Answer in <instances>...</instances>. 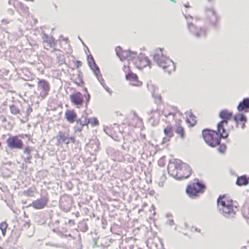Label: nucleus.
Wrapping results in <instances>:
<instances>
[{
    "label": "nucleus",
    "mask_w": 249,
    "mask_h": 249,
    "mask_svg": "<svg viewBox=\"0 0 249 249\" xmlns=\"http://www.w3.org/2000/svg\"><path fill=\"white\" fill-rule=\"evenodd\" d=\"M126 80L130 81V84L133 86H140L142 82L138 81V77L136 74L130 72L125 75Z\"/></svg>",
    "instance_id": "ddd939ff"
},
{
    "label": "nucleus",
    "mask_w": 249,
    "mask_h": 249,
    "mask_svg": "<svg viewBox=\"0 0 249 249\" xmlns=\"http://www.w3.org/2000/svg\"><path fill=\"white\" fill-rule=\"evenodd\" d=\"M66 186L68 187V188L69 189V190H71V187H72V184L71 183H70V184H66Z\"/></svg>",
    "instance_id": "4c0bfd02"
},
{
    "label": "nucleus",
    "mask_w": 249,
    "mask_h": 249,
    "mask_svg": "<svg viewBox=\"0 0 249 249\" xmlns=\"http://www.w3.org/2000/svg\"><path fill=\"white\" fill-rule=\"evenodd\" d=\"M209 16L210 21L212 23V24L215 25V22L217 21V18L213 9H211L210 10Z\"/></svg>",
    "instance_id": "5701e85b"
},
{
    "label": "nucleus",
    "mask_w": 249,
    "mask_h": 249,
    "mask_svg": "<svg viewBox=\"0 0 249 249\" xmlns=\"http://www.w3.org/2000/svg\"><path fill=\"white\" fill-rule=\"evenodd\" d=\"M167 170L169 175L177 179L187 178L191 174L190 167L179 160L170 162Z\"/></svg>",
    "instance_id": "f03ea898"
},
{
    "label": "nucleus",
    "mask_w": 249,
    "mask_h": 249,
    "mask_svg": "<svg viewBox=\"0 0 249 249\" xmlns=\"http://www.w3.org/2000/svg\"><path fill=\"white\" fill-rule=\"evenodd\" d=\"M100 72L99 73L98 72H96V71H95V75L96 76V77L98 79V81L100 82L101 84L103 87V85H106V84L104 82V80L103 78H102V75L101 74L100 75Z\"/></svg>",
    "instance_id": "cd10ccee"
},
{
    "label": "nucleus",
    "mask_w": 249,
    "mask_h": 249,
    "mask_svg": "<svg viewBox=\"0 0 249 249\" xmlns=\"http://www.w3.org/2000/svg\"><path fill=\"white\" fill-rule=\"evenodd\" d=\"M128 68H126L125 66L124 67L123 69L124 71L126 72L125 70L127 69Z\"/></svg>",
    "instance_id": "49530a36"
},
{
    "label": "nucleus",
    "mask_w": 249,
    "mask_h": 249,
    "mask_svg": "<svg viewBox=\"0 0 249 249\" xmlns=\"http://www.w3.org/2000/svg\"><path fill=\"white\" fill-rule=\"evenodd\" d=\"M170 115H173V116H174V114L173 113H171H171H169L167 115H165V116L166 117H168V116H170Z\"/></svg>",
    "instance_id": "58836bf2"
},
{
    "label": "nucleus",
    "mask_w": 249,
    "mask_h": 249,
    "mask_svg": "<svg viewBox=\"0 0 249 249\" xmlns=\"http://www.w3.org/2000/svg\"><path fill=\"white\" fill-rule=\"evenodd\" d=\"M195 231H198V232H200V230L199 229H198V228H195Z\"/></svg>",
    "instance_id": "79ce46f5"
},
{
    "label": "nucleus",
    "mask_w": 249,
    "mask_h": 249,
    "mask_svg": "<svg viewBox=\"0 0 249 249\" xmlns=\"http://www.w3.org/2000/svg\"><path fill=\"white\" fill-rule=\"evenodd\" d=\"M38 90L40 91V96L44 98L48 94L50 90V86L48 83L45 80H41L37 83Z\"/></svg>",
    "instance_id": "1a4fd4ad"
},
{
    "label": "nucleus",
    "mask_w": 249,
    "mask_h": 249,
    "mask_svg": "<svg viewBox=\"0 0 249 249\" xmlns=\"http://www.w3.org/2000/svg\"><path fill=\"white\" fill-rule=\"evenodd\" d=\"M154 61L158 65L162 68L165 71L170 73L175 69V66L174 62L163 56L161 49H157L156 53L153 55Z\"/></svg>",
    "instance_id": "20e7f679"
},
{
    "label": "nucleus",
    "mask_w": 249,
    "mask_h": 249,
    "mask_svg": "<svg viewBox=\"0 0 249 249\" xmlns=\"http://www.w3.org/2000/svg\"><path fill=\"white\" fill-rule=\"evenodd\" d=\"M8 224L6 222L3 221L0 223V230L2 237L5 236Z\"/></svg>",
    "instance_id": "4be33fe9"
},
{
    "label": "nucleus",
    "mask_w": 249,
    "mask_h": 249,
    "mask_svg": "<svg viewBox=\"0 0 249 249\" xmlns=\"http://www.w3.org/2000/svg\"><path fill=\"white\" fill-rule=\"evenodd\" d=\"M103 87L108 93L110 94L111 93L112 90L110 89V88L107 87L106 85H103Z\"/></svg>",
    "instance_id": "f704fd0d"
},
{
    "label": "nucleus",
    "mask_w": 249,
    "mask_h": 249,
    "mask_svg": "<svg viewBox=\"0 0 249 249\" xmlns=\"http://www.w3.org/2000/svg\"><path fill=\"white\" fill-rule=\"evenodd\" d=\"M168 224L170 226H172L174 224V222L172 219H169L167 222Z\"/></svg>",
    "instance_id": "c9c22d12"
},
{
    "label": "nucleus",
    "mask_w": 249,
    "mask_h": 249,
    "mask_svg": "<svg viewBox=\"0 0 249 249\" xmlns=\"http://www.w3.org/2000/svg\"><path fill=\"white\" fill-rule=\"evenodd\" d=\"M164 133L166 136V137L163 139V142L165 143L168 142L170 138L173 136L172 127L171 126H167V127L164 129Z\"/></svg>",
    "instance_id": "f3484780"
},
{
    "label": "nucleus",
    "mask_w": 249,
    "mask_h": 249,
    "mask_svg": "<svg viewBox=\"0 0 249 249\" xmlns=\"http://www.w3.org/2000/svg\"><path fill=\"white\" fill-rule=\"evenodd\" d=\"M190 114V118L187 119V122L190 124L192 126H193L196 123V117L191 112H187Z\"/></svg>",
    "instance_id": "b1692460"
},
{
    "label": "nucleus",
    "mask_w": 249,
    "mask_h": 249,
    "mask_svg": "<svg viewBox=\"0 0 249 249\" xmlns=\"http://www.w3.org/2000/svg\"><path fill=\"white\" fill-rule=\"evenodd\" d=\"M217 202L220 213L225 217L232 218L234 217L237 208L233 206L231 200L227 199L225 196H220Z\"/></svg>",
    "instance_id": "7ed1b4c3"
},
{
    "label": "nucleus",
    "mask_w": 249,
    "mask_h": 249,
    "mask_svg": "<svg viewBox=\"0 0 249 249\" xmlns=\"http://www.w3.org/2000/svg\"><path fill=\"white\" fill-rule=\"evenodd\" d=\"M239 111H244L245 112L249 110V98H245L239 104L237 107Z\"/></svg>",
    "instance_id": "4468645a"
},
{
    "label": "nucleus",
    "mask_w": 249,
    "mask_h": 249,
    "mask_svg": "<svg viewBox=\"0 0 249 249\" xmlns=\"http://www.w3.org/2000/svg\"><path fill=\"white\" fill-rule=\"evenodd\" d=\"M33 150V147L30 146H27L25 147V149L23 150V153L27 155L26 158L24 160L25 162H29V161L32 159V156L31 155V152Z\"/></svg>",
    "instance_id": "aec40b11"
},
{
    "label": "nucleus",
    "mask_w": 249,
    "mask_h": 249,
    "mask_svg": "<svg viewBox=\"0 0 249 249\" xmlns=\"http://www.w3.org/2000/svg\"><path fill=\"white\" fill-rule=\"evenodd\" d=\"M82 63L81 61H78V60L76 61L75 65H76L77 68H79V67H81L82 66Z\"/></svg>",
    "instance_id": "72a5a7b5"
},
{
    "label": "nucleus",
    "mask_w": 249,
    "mask_h": 249,
    "mask_svg": "<svg viewBox=\"0 0 249 249\" xmlns=\"http://www.w3.org/2000/svg\"><path fill=\"white\" fill-rule=\"evenodd\" d=\"M241 249H247L246 247H243Z\"/></svg>",
    "instance_id": "09e8293b"
},
{
    "label": "nucleus",
    "mask_w": 249,
    "mask_h": 249,
    "mask_svg": "<svg viewBox=\"0 0 249 249\" xmlns=\"http://www.w3.org/2000/svg\"><path fill=\"white\" fill-rule=\"evenodd\" d=\"M121 48L118 46L116 48L115 52L117 55L122 61L127 59L128 61L133 60L134 57L136 56V53L133 52L129 51H124L121 52Z\"/></svg>",
    "instance_id": "0eeeda50"
},
{
    "label": "nucleus",
    "mask_w": 249,
    "mask_h": 249,
    "mask_svg": "<svg viewBox=\"0 0 249 249\" xmlns=\"http://www.w3.org/2000/svg\"><path fill=\"white\" fill-rule=\"evenodd\" d=\"M184 5L186 8H188L189 7V5H188V3H187V4H184Z\"/></svg>",
    "instance_id": "37998d69"
},
{
    "label": "nucleus",
    "mask_w": 249,
    "mask_h": 249,
    "mask_svg": "<svg viewBox=\"0 0 249 249\" xmlns=\"http://www.w3.org/2000/svg\"><path fill=\"white\" fill-rule=\"evenodd\" d=\"M171 1H173V2H175V0H170Z\"/></svg>",
    "instance_id": "603ef678"
},
{
    "label": "nucleus",
    "mask_w": 249,
    "mask_h": 249,
    "mask_svg": "<svg viewBox=\"0 0 249 249\" xmlns=\"http://www.w3.org/2000/svg\"><path fill=\"white\" fill-rule=\"evenodd\" d=\"M236 183L238 186L247 185L249 180L246 176H242L237 178Z\"/></svg>",
    "instance_id": "412c9836"
},
{
    "label": "nucleus",
    "mask_w": 249,
    "mask_h": 249,
    "mask_svg": "<svg viewBox=\"0 0 249 249\" xmlns=\"http://www.w3.org/2000/svg\"><path fill=\"white\" fill-rule=\"evenodd\" d=\"M48 202V199L46 197H41L34 201L31 206L36 209H41L44 208Z\"/></svg>",
    "instance_id": "9b49d317"
},
{
    "label": "nucleus",
    "mask_w": 249,
    "mask_h": 249,
    "mask_svg": "<svg viewBox=\"0 0 249 249\" xmlns=\"http://www.w3.org/2000/svg\"><path fill=\"white\" fill-rule=\"evenodd\" d=\"M33 111V109L32 107L29 106L28 108L27 109V113L28 114H29L30 113H31Z\"/></svg>",
    "instance_id": "e433bc0d"
},
{
    "label": "nucleus",
    "mask_w": 249,
    "mask_h": 249,
    "mask_svg": "<svg viewBox=\"0 0 249 249\" xmlns=\"http://www.w3.org/2000/svg\"><path fill=\"white\" fill-rule=\"evenodd\" d=\"M44 48L47 49H48L47 48H46L45 46H46V44H47L48 43V42L47 41H45L44 42Z\"/></svg>",
    "instance_id": "ea45409f"
},
{
    "label": "nucleus",
    "mask_w": 249,
    "mask_h": 249,
    "mask_svg": "<svg viewBox=\"0 0 249 249\" xmlns=\"http://www.w3.org/2000/svg\"><path fill=\"white\" fill-rule=\"evenodd\" d=\"M63 142H66V143L68 142H66V139L64 138V137H63Z\"/></svg>",
    "instance_id": "a18cd8bd"
},
{
    "label": "nucleus",
    "mask_w": 249,
    "mask_h": 249,
    "mask_svg": "<svg viewBox=\"0 0 249 249\" xmlns=\"http://www.w3.org/2000/svg\"><path fill=\"white\" fill-rule=\"evenodd\" d=\"M175 132L178 134L181 138H184V130L181 126H178L176 128Z\"/></svg>",
    "instance_id": "a878e982"
},
{
    "label": "nucleus",
    "mask_w": 249,
    "mask_h": 249,
    "mask_svg": "<svg viewBox=\"0 0 249 249\" xmlns=\"http://www.w3.org/2000/svg\"><path fill=\"white\" fill-rule=\"evenodd\" d=\"M68 51L66 52V54L70 55L72 53V50L71 46H70L69 45H68Z\"/></svg>",
    "instance_id": "473e14b6"
},
{
    "label": "nucleus",
    "mask_w": 249,
    "mask_h": 249,
    "mask_svg": "<svg viewBox=\"0 0 249 249\" xmlns=\"http://www.w3.org/2000/svg\"><path fill=\"white\" fill-rule=\"evenodd\" d=\"M91 124L92 125H93V126H96V125H98L99 122L96 118H94L92 119Z\"/></svg>",
    "instance_id": "7c9ffc66"
},
{
    "label": "nucleus",
    "mask_w": 249,
    "mask_h": 249,
    "mask_svg": "<svg viewBox=\"0 0 249 249\" xmlns=\"http://www.w3.org/2000/svg\"><path fill=\"white\" fill-rule=\"evenodd\" d=\"M1 142H0V147H1Z\"/></svg>",
    "instance_id": "864d4df0"
},
{
    "label": "nucleus",
    "mask_w": 249,
    "mask_h": 249,
    "mask_svg": "<svg viewBox=\"0 0 249 249\" xmlns=\"http://www.w3.org/2000/svg\"><path fill=\"white\" fill-rule=\"evenodd\" d=\"M90 123L89 119H87L86 117L82 116L81 119L76 120V124L74 126L75 132H80L84 126L88 125Z\"/></svg>",
    "instance_id": "9d476101"
},
{
    "label": "nucleus",
    "mask_w": 249,
    "mask_h": 249,
    "mask_svg": "<svg viewBox=\"0 0 249 249\" xmlns=\"http://www.w3.org/2000/svg\"><path fill=\"white\" fill-rule=\"evenodd\" d=\"M154 98L157 103H160L161 102V96L160 95L154 96Z\"/></svg>",
    "instance_id": "2f4dec72"
},
{
    "label": "nucleus",
    "mask_w": 249,
    "mask_h": 249,
    "mask_svg": "<svg viewBox=\"0 0 249 249\" xmlns=\"http://www.w3.org/2000/svg\"><path fill=\"white\" fill-rule=\"evenodd\" d=\"M63 238H64V237H67V235L66 234V235L63 234Z\"/></svg>",
    "instance_id": "3c124183"
},
{
    "label": "nucleus",
    "mask_w": 249,
    "mask_h": 249,
    "mask_svg": "<svg viewBox=\"0 0 249 249\" xmlns=\"http://www.w3.org/2000/svg\"><path fill=\"white\" fill-rule=\"evenodd\" d=\"M88 229V227L87 226H86L85 229V231H87Z\"/></svg>",
    "instance_id": "de8ad7c7"
},
{
    "label": "nucleus",
    "mask_w": 249,
    "mask_h": 249,
    "mask_svg": "<svg viewBox=\"0 0 249 249\" xmlns=\"http://www.w3.org/2000/svg\"><path fill=\"white\" fill-rule=\"evenodd\" d=\"M89 98H90V95L88 94L87 96V102L89 100Z\"/></svg>",
    "instance_id": "a19ab883"
},
{
    "label": "nucleus",
    "mask_w": 249,
    "mask_h": 249,
    "mask_svg": "<svg viewBox=\"0 0 249 249\" xmlns=\"http://www.w3.org/2000/svg\"><path fill=\"white\" fill-rule=\"evenodd\" d=\"M88 62L89 66L90 67L91 69L93 71L94 73L95 71H96V72L100 73L99 67L95 64L94 59L91 55H90V57L89 56H88Z\"/></svg>",
    "instance_id": "a211bd4d"
},
{
    "label": "nucleus",
    "mask_w": 249,
    "mask_h": 249,
    "mask_svg": "<svg viewBox=\"0 0 249 249\" xmlns=\"http://www.w3.org/2000/svg\"><path fill=\"white\" fill-rule=\"evenodd\" d=\"M232 113L226 110H222L219 113V117L223 119L217 124V132L211 131L209 129L203 130L202 136L207 144L212 147H215L220 144L221 138H226L228 134L225 133L224 124H228L227 120L230 119Z\"/></svg>",
    "instance_id": "f257e3e1"
},
{
    "label": "nucleus",
    "mask_w": 249,
    "mask_h": 249,
    "mask_svg": "<svg viewBox=\"0 0 249 249\" xmlns=\"http://www.w3.org/2000/svg\"><path fill=\"white\" fill-rule=\"evenodd\" d=\"M8 147L11 149H21L23 146L22 141L17 136H11L6 140Z\"/></svg>",
    "instance_id": "423d86ee"
},
{
    "label": "nucleus",
    "mask_w": 249,
    "mask_h": 249,
    "mask_svg": "<svg viewBox=\"0 0 249 249\" xmlns=\"http://www.w3.org/2000/svg\"><path fill=\"white\" fill-rule=\"evenodd\" d=\"M65 116L69 123H72L75 121L77 115L74 111L68 109L65 112Z\"/></svg>",
    "instance_id": "2eb2a0df"
},
{
    "label": "nucleus",
    "mask_w": 249,
    "mask_h": 249,
    "mask_svg": "<svg viewBox=\"0 0 249 249\" xmlns=\"http://www.w3.org/2000/svg\"><path fill=\"white\" fill-rule=\"evenodd\" d=\"M196 182L193 185H189L186 189L187 194L190 196H196L199 193H202L205 187L199 182L197 179L195 180Z\"/></svg>",
    "instance_id": "39448f33"
},
{
    "label": "nucleus",
    "mask_w": 249,
    "mask_h": 249,
    "mask_svg": "<svg viewBox=\"0 0 249 249\" xmlns=\"http://www.w3.org/2000/svg\"><path fill=\"white\" fill-rule=\"evenodd\" d=\"M234 120L236 122L238 123L239 121L241 122H243L242 124L241 127L242 129H244L245 127V123L247 121V119L246 116L242 114H238L234 116L233 118Z\"/></svg>",
    "instance_id": "6ab92c4d"
},
{
    "label": "nucleus",
    "mask_w": 249,
    "mask_h": 249,
    "mask_svg": "<svg viewBox=\"0 0 249 249\" xmlns=\"http://www.w3.org/2000/svg\"><path fill=\"white\" fill-rule=\"evenodd\" d=\"M36 191V189L35 187L30 188L28 189L25 192V194L28 196H33Z\"/></svg>",
    "instance_id": "393cba45"
},
{
    "label": "nucleus",
    "mask_w": 249,
    "mask_h": 249,
    "mask_svg": "<svg viewBox=\"0 0 249 249\" xmlns=\"http://www.w3.org/2000/svg\"><path fill=\"white\" fill-rule=\"evenodd\" d=\"M70 99L73 104L77 106H81L83 104L82 95L79 92L71 95Z\"/></svg>",
    "instance_id": "f8f14e48"
},
{
    "label": "nucleus",
    "mask_w": 249,
    "mask_h": 249,
    "mask_svg": "<svg viewBox=\"0 0 249 249\" xmlns=\"http://www.w3.org/2000/svg\"><path fill=\"white\" fill-rule=\"evenodd\" d=\"M188 28L191 32L194 33L196 36L198 37L205 36L206 35L205 31L201 29H200L199 31H195V27H194L192 23L188 24Z\"/></svg>",
    "instance_id": "dca6fc26"
},
{
    "label": "nucleus",
    "mask_w": 249,
    "mask_h": 249,
    "mask_svg": "<svg viewBox=\"0 0 249 249\" xmlns=\"http://www.w3.org/2000/svg\"><path fill=\"white\" fill-rule=\"evenodd\" d=\"M155 111H156V110H151V113H153V112H155Z\"/></svg>",
    "instance_id": "8fccbe9b"
},
{
    "label": "nucleus",
    "mask_w": 249,
    "mask_h": 249,
    "mask_svg": "<svg viewBox=\"0 0 249 249\" xmlns=\"http://www.w3.org/2000/svg\"><path fill=\"white\" fill-rule=\"evenodd\" d=\"M10 111L11 113L13 115H17L19 112V110L18 107L14 105L10 106Z\"/></svg>",
    "instance_id": "bb28decb"
},
{
    "label": "nucleus",
    "mask_w": 249,
    "mask_h": 249,
    "mask_svg": "<svg viewBox=\"0 0 249 249\" xmlns=\"http://www.w3.org/2000/svg\"><path fill=\"white\" fill-rule=\"evenodd\" d=\"M134 245L126 242L122 245V249H133Z\"/></svg>",
    "instance_id": "c85d7f7f"
},
{
    "label": "nucleus",
    "mask_w": 249,
    "mask_h": 249,
    "mask_svg": "<svg viewBox=\"0 0 249 249\" xmlns=\"http://www.w3.org/2000/svg\"><path fill=\"white\" fill-rule=\"evenodd\" d=\"M211 0H208V1H210Z\"/></svg>",
    "instance_id": "5fc2aeb1"
},
{
    "label": "nucleus",
    "mask_w": 249,
    "mask_h": 249,
    "mask_svg": "<svg viewBox=\"0 0 249 249\" xmlns=\"http://www.w3.org/2000/svg\"><path fill=\"white\" fill-rule=\"evenodd\" d=\"M25 225L27 226L28 227H29L30 226V224L29 223L26 222L25 224Z\"/></svg>",
    "instance_id": "c03bdc74"
},
{
    "label": "nucleus",
    "mask_w": 249,
    "mask_h": 249,
    "mask_svg": "<svg viewBox=\"0 0 249 249\" xmlns=\"http://www.w3.org/2000/svg\"><path fill=\"white\" fill-rule=\"evenodd\" d=\"M132 61L136 67L139 69L145 67L146 66H149L150 63L147 57L143 56L137 57L136 55Z\"/></svg>",
    "instance_id": "6e6552de"
},
{
    "label": "nucleus",
    "mask_w": 249,
    "mask_h": 249,
    "mask_svg": "<svg viewBox=\"0 0 249 249\" xmlns=\"http://www.w3.org/2000/svg\"><path fill=\"white\" fill-rule=\"evenodd\" d=\"M226 146L224 144L220 145L219 147L218 148V151L220 153H223L226 150Z\"/></svg>",
    "instance_id": "c756f323"
}]
</instances>
